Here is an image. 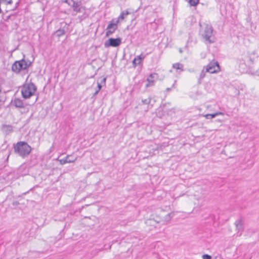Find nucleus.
I'll use <instances>...</instances> for the list:
<instances>
[{"label":"nucleus","mask_w":259,"mask_h":259,"mask_svg":"<svg viewBox=\"0 0 259 259\" xmlns=\"http://www.w3.org/2000/svg\"><path fill=\"white\" fill-rule=\"evenodd\" d=\"M200 27L199 33L206 43L212 44L215 42V37L213 34L212 27L208 24H202L199 23Z\"/></svg>","instance_id":"1"},{"label":"nucleus","mask_w":259,"mask_h":259,"mask_svg":"<svg viewBox=\"0 0 259 259\" xmlns=\"http://www.w3.org/2000/svg\"><path fill=\"white\" fill-rule=\"evenodd\" d=\"M14 151L21 157L25 158L31 151V147L26 142H18L14 147Z\"/></svg>","instance_id":"2"},{"label":"nucleus","mask_w":259,"mask_h":259,"mask_svg":"<svg viewBox=\"0 0 259 259\" xmlns=\"http://www.w3.org/2000/svg\"><path fill=\"white\" fill-rule=\"evenodd\" d=\"M36 91V87L33 83H27L23 86L21 92L24 99L30 98Z\"/></svg>","instance_id":"3"},{"label":"nucleus","mask_w":259,"mask_h":259,"mask_svg":"<svg viewBox=\"0 0 259 259\" xmlns=\"http://www.w3.org/2000/svg\"><path fill=\"white\" fill-rule=\"evenodd\" d=\"M31 62H27L23 59L20 61H15L12 66V70L16 73H19L22 70H26L28 68Z\"/></svg>","instance_id":"4"},{"label":"nucleus","mask_w":259,"mask_h":259,"mask_svg":"<svg viewBox=\"0 0 259 259\" xmlns=\"http://www.w3.org/2000/svg\"><path fill=\"white\" fill-rule=\"evenodd\" d=\"M220 70V66L217 61L211 62L205 67V72L210 73H217Z\"/></svg>","instance_id":"5"},{"label":"nucleus","mask_w":259,"mask_h":259,"mask_svg":"<svg viewBox=\"0 0 259 259\" xmlns=\"http://www.w3.org/2000/svg\"><path fill=\"white\" fill-rule=\"evenodd\" d=\"M118 23V21H115L114 20H112L111 21H110L109 24H108L106 28V36L111 35L115 32V31L117 29Z\"/></svg>","instance_id":"6"},{"label":"nucleus","mask_w":259,"mask_h":259,"mask_svg":"<svg viewBox=\"0 0 259 259\" xmlns=\"http://www.w3.org/2000/svg\"><path fill=\"white\" fill-rule=\"evenodd\" d=\"M121 43V39L120 38H110L108 40L106 41L104 44L105 48L110 47H117Z\"/></svg>","instance_id":"7"},{"label":"nucleus","mask_w":259,"mask_h":259,"mask_svg":"<svg viewBox=\"0 0 259 259\" xmlns=\"http://www.w3.org/2000/svg\"><path fill=\"white\" fill-rule=\"evenodd\" d=\"M71 2L72 4H71L70 6L73 8L74 11L77 13H81L82 12V10H84V7H81V2H75L73 0H71Z\"/></svg>","instance_id":"8"},{"label":"nucleus","mask_w":259,"mask_h":259,"mask_svg":"<svg viewBox=\"0 0 259 259\" xmlns=\"http://www.w3.org/2000/svg\"><path fill=\"white\" fill-rule=\"evenodd\" d=\"M158 77V75L156 73H151L147 78V81L148 83L146 84V87L148 88L149 87L154 85L155 80Z\"/></svg>","instance_id":"9"},{"label":"nucleus","mask_w":259,"mask_h":259,"mask_svg":"<svg viewBox=\"0 0 259 259\" xmlns=\"http://www.w3.org/2000/svg\"><path fill=\"white\" fill-rule=\"evenodd\" d=\"M1 131L4 135L7 136L13 132V127L10 124H3L1 126Z\"/></svg>","instance_id":"10"},{"label":"nucleus","mask_w":259,"mask_h":259,"mask_svg":"<svg viewBox=\"0 0 259 259\" xmlns=\"http://www.w3.org/2000/svg\"><path fill=\"white\" fill-rule=\"evenodd\" d=\"M77 159V157H73L72 155H67L63 159L59 160L60 163L62 165L67 163H72L75 162Z\"/></svg>","instance_id":"11"},{"label":"nucleus","mask_w":259,"mask_h":259,"mask_svg":"<svg viewBox=\"0 0 259 259\" xmlns=\"http://www.w3.org/2000/svg\"><path fill=\"white\" fill-rule=\"evenodd\" d=\"M11 103L16 108H23L25 107L23 101L19 98H15L12 101Z\"/></svg>","instance_id":"12"},{"label":"nucleus","mask_w":259,"mask_h":259,"mask_svg":"<svg viewBox=\"0 0 259 259\" xmlns=\"http://www.w3.org/2000/svg\"><path fill=\"white\" fill-rule=\"evenodd\" d=\"M144 56H143L142 54L138 56L136 58H135L133 61V65L134 67H136L137 65H139L141 63V61L145 58Z\"/></svg>","instance_id":"13"},{"label":"nucleus","mask_w":259,"mask_h":259,"mask_svg":"<svg viewBox=\"0 0 259 259\" xmlns=\"http://www.w3.org/2000/svg\"><path fill=\"white\" fill-rule=\"evenodd\" d=\"M130 14V12L127 10H125L121 12L120 15L118 17L116 21H118V23L120 20H123L125 17Z\"/></svg>","instance_id":"14"},{"label":"nucleus","mask_w":259,"mask_h":259,"mask_svg":"<svg viewBox=\"0 0 259 259\" xmlns=\"http://www.w3.org/2000/svg\"><path fill=\"white\" fill-rule=\"evenodd\" d=\"M172 67L174 68H175L177 70H180L181 71H183V67H184L183 65L180 63H177L174 64L172 65Z\"/></svg>","instance_id":"15"},{"label":"nucleus","mask_w":259,"mask_h":259,"mask_svg":"<svg viewBox=\"0 0 259 259\" xmlns=\"http://www.w3.org/2000/svg\"><path fill=\"white\" fill-rule=\"evenodd\" d=\"M235 224L237 229L239 231H240L242 229V222L241 220H238L236 221Z\"/></svg>","instance_id":"16"},{"label":"nucleus","mask_w":259,"mask_h":259,"mask_svg":"<svg viewBox=\"0 0 259 259\" xmlns=\"http://www.w3.org/2000/svg\"><path fill=\"white\" fill-rule=\"evenodd\" d=\"M205 71H204V68L201 71L200 75L199 78L198 79V83H201V80L205 76Z\"/></svg>","instance_id":"17"},{"label":"nucleus","mask_w":259,"mask_h":259,"mask_svg":"<svg viewBox=\"0 0 259 259\" xmlns=\"http://www.w3.org/2000/svg\"><path fill=\"white\" fill-rule=\"evenodd\" d=\"M65 34V30L64 29H59L56 31V34L57 36L60 37Z\"/></svg>","instance_id":"18"},{"label":"nucleus","mask_w":259,"mask_h":259,"mask_svg":"<svg viewBox=\"0 0 259 259\" xmlns=\"http://www.w3.org/2000/svg\"><path fill=\"white\" fill-rule=\"evenodd\" d=\"M106 79V78H104L102 79L101 83H99L98 81L97 82L98 89L97 90H99V92L100 91V90L102 88V84H103V83L105 84Z\"/></svg>","instance_id":"19"},{"label":"nucleus","mask_w":259,"mask_h":259,"mask_svg":"<svg viewBox=\"0 0 259 259\" xmlns=\"http://www.w3.org/2000/svg\"><path fill=\"white\" fill-rule=\"evenodd\" d=\"M173 217V214L172 213H169L167 215H165L164 218V221L168 222L170 219Z\"/></svg>","instance_id":"20"},{"label":"nucleus","mask_w":259,"mask_h":259,"mask_svg":"<svg viewBox=\"0 0 259 259\" xmlns=\"http://www.w3.org/2000/svg\"><path fill=\"white\" fill-rule=\"evenodd\" d=\"M199 0H189V3L191 6H195L199 3Z\"/></svg>","instance_id":"21"},{"label":"nucleus","mask_w":259,"mask_h":259,"mask_svg":"<svg viewBox=\"0 0 259 259\" xmlns=\"http://www.w3.org/2000/svg\"><path fill=\"white\" fill-rule=\"evenodd\" d=\"M151 102V98H148L147 99H143L142 102L143 104H149Z\"/></svg>","instance_id":"22"},{"label":"nucleus","mask_w":259,"mask_h":259,"mask_svg":"<svg viewBox=\"0 0 259 259\" xmlns=\"http://www.w3.org/2000/svg\"><path fill=\"white\" fill-rule=\"evenodd\" d=\"M203 259H211V256L210 255L205 254L202 255Z\"/></svg>","instance_id":"23"},{"label":"nucleus","mask_w":259,"mask_h":259,"mask_svg":"<svg viewBox=\"0 0 259 259\" xmlns=\"http://www.w3.org/2000/svg\"><path fill=\"white\" fill-rule=\"evenodd\" d=\"M217 116V114H215V113H212V114H207V116H210V117L212 119L213 118H214Z\"/></svg>","instance_id":"24"},{"label":"nucleus","mask_w":259,"mask_h":259,"mask_svg":"<svg viewBox=\"0 0 259 259\" xmlns=\"http://www.w3.org/2000/svg\"><path fill=\"white\" fill-rule=\"evenodd\" d=\"M149 221L151 224H152L153 223H159V222H160V221H155L154 220H150Z\"/></svg>","instance_id":"25"},{"label":"nucleus","mask_w":259,"mask_h":259,"mask_svg":"<svg viewBox=\"0 0 259 259\" xmlns=\"http://www.w3.org/2000/svg\"><path fill=\"white\" fill-rule=\"evenodd\" d=\"M12 204L14 206H17L19 204V202L17 201H14Z\"/></svg>","instance_id":"26"},{"label":"nucleus","mask_w":259,"mask_h":259,"mask_svg":"<svg viewBox=\"0 0 259 259\" xmlns=\"http://www.w3.org/2000/svg\"><path fill=\"white\" fill-rule=\"evenodd\" d=\"M63 2L68 4L69 5H71V3L69 2V0H62Z\"/></svg>","instance_id":"27"},{"label":"nucleus","mask_w":259,"mask_h":259,"mask_svg":"<svg viewBox=\"0 0 259 259\" xmlns=\"http://www.w3.org/2000/svg\"><path fill=\"white\" fill-rule=\"evenodd\" d=\"M99 93V90H96V92L94 93L93 97L96 96Z\"/></svg>","instance_id":"28"},{"label":"nucleus","mask_w":259,"mask_h":259,"mask_svg":"<svg viewBox=\"0 0 259 259\" xmlns=\"http://www.w3.org/2000/svg\"><path fill=\"white\" fill-rule=\"evenodd\" d=\"M215 114H217V116L219 115H223L224 114V113L221 112H215Z\"/></svg>","instance_id":"29"},{"label":"nucleus","mask_w":259,"mask_h":259,"mask_svg":"<svg viewBox=\"0 0 259 259\" xmlns=\"http://www.w3.org/2000/svg\"><path fill=\"white\" fill-rule=\"evenodd\" d=\"M12 2H13L12 0H9V1H8L7 2V3L8 4H11L12 3Z\"/></svg>","instance_id":"30"},{"label":"nucleus","mask_w":259,"mask_h":259,"mask_svg":"<svg viewBox=\"0 0 259 259\" xmlns=\"http://www.w3.org/2000/svg\"><path fill=\"white\" fill-rule=\"evenodd\" d=\"M205 117H206V118H207V119H211V118L210 117V116H207V114H206V115H205Z\"/></svg>","instance_id":"31"},{"label":"nucleus","mask_w":259,"mask_h":259,"mask_svg":"<svg viewBox=\"0 0 259 259\" xmlns=\"http://www.w3.org/2000/svg\"><path fill=\"white\" fill-rule=\"evenodd\" d=\"M166 90L167 91H169L171 90V89L169 88H167Z\"/></svg>","instance_id":"32"},{"label":"nucleus","mask_w":259,"mask_h":259,"mask_svg":"<svg viewBox=\"0 0 259 259\" xmlns=\"http://www.w3.org/2000/svg\"><path fill=\"white\" fill-rule=\"evenodd\" d=\"M179 51H180V53L182 52V51L181 49H180Z\"/></svg>","instance_id":"33"},{"label":"nucleus","mask_w":259,"mask_h":259,"mask_svg":"<svg viewBox=\"0 0 259 259\" xmlns=\"http://www.w3.org/2000/svg\"><path fill=\"white\" fill-rule=\"evenodd\" d=\"M18 4H19L18 3H17L16 4V5H18Z\"/></svg>","instance_id":"34"},{"label":"nucleus","mask_w":259,"mask_h":259,"mask_svg":"<svg viewBox=\"0 0 259 259\" xmlns=\"http://www.w3.org/2000/svg\"><path fill=\"white\" fill-rule=\"evenodd\" d=\"M2 12V10H1V9L0 8V13H1Z\"/></svg>","instance_id":"35"},{"label":"nucleus","mask_w":259,"mask_h":259,"mask_svg":"<svg viewBox=\"0 0 259 259\" xmlns=\"http://www.w3.org/2000/svg\"><path fill=\"white\" fill-rule=\"evenodd\" d=\"M37 100V98H36L35 102Z\"/></svg>","instance_id":"36"},{"label":"nucleus","mask_w":259,"mask_h":259,"mask_svg":"<svg viewBox=\"0 0 259 259\" xmlns=\"http://www.w3.org/2000/svg\"><path fill=\"white\" fill-rule=\"evenodd\" d=\"M1 92H2V91H1V90L0 89V93H1Z\"/></svg>","instance_id":"37"}]
</instances>
